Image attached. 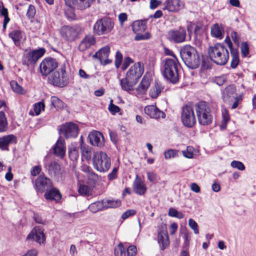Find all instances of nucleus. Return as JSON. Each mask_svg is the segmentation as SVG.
<instances>
[{
  "mask_svg": "<svg viewBox=\"0 0 256 256\" xmlns=\"http://www.w3.org/2000/svg\"><path fill=\"white\" fill-rule=\"evenodd\" d=\"M230 52L232 56L230 66L232 68H236L240 62L238 50V48L231 49Z\"/></svg>",
  "mask_w": 256,
  "mask_h": 256,
  "instance_id": "f704fd0d",
  "label": "nucleus"
},
{
  "mask_svg": "<svg viewBox=\"0 0 256 256\" xmlns=\"http://www.w3.org/2000/svg\"><path fill=\"white\" fill-rule=\"evenodd\" d=\"M10 86L14 92L18 94H22L23 88L16 81H11L10 82Z\"/></svg>",
  "mask_w": 256,
  "mask_h": 256,
  "instance_id": "a18cd8bd",
  "label": "nucleus"
},
{
  "mask_svg": "<svg viewBox=\"0 0 256 256\" xmlns=\"http://www.w3.org/2000/svg\"><path fill=\"white\" fill-rule=\"evenodd\" d=\"M35 186L38 191L42 192L52 187V182L50 178L40 174L35 181Z\"/></svg>",
  "mask_w": 256,
  "mask_h": 256,
  "instance_id": "dca6fc26",
  "label": "nucleus"
},
{
  "mask_svg": "<svg viewBox=\"0 0 256 256\" xmlns=\"http://www.w3.org/2000/svg\"><path fill=\"white\" fill-rule=\"evenodd\" d=\"M58 66L56 60L52 58H44L40 64V69L42 74L47 76L54 72V70Z\"/></svg>",
  "mask_w": 256,
  "mask_h": 256,
  "instance_id": "f8f14e48",
  "label": "nucleus"
},
{
  "mask_svg": "<svg viewBox=\"0 0 256 256\" xmlns=\"http://www.w3.org/2000/svg\"><path fill=\"white\" fill-rule=\"evenodd\" d=\"M144 71L142 64L138 62L130 67L126 74V77L130 81L136 84L139 78L142 76Z\"/></svg>",
  "mask_w": 256,
  "mask_h": 256,
  "instance_id": "9b49d317",
  "label": "nucleus"
},
{
  "mask_svg": "<svg viewBox=\"0 0 256 256\" xmlns=\"http://www.w3.org/2000/svg\"><path fill=\"white\" fill-rule=\"evenodd\" d=\"M108 109L112 114H115L116 113H118L120 111V108L118 106L113 104L112 100H110Z\"/></svg>",
  "mask_w": 256,
  "mask_h": 256,
  "instance_id": "6e6d98bb",
  "label": "nucleus"
},
{
  "mask_svg": "<svg viewBox=\"0 0 256 256\" xmlns=\"http://www.w3.org/2000/svg\"><path fill=\"white\" fill-rule=\"evenodd\" d=\"M88 208L91 212L93 213H96L100 210H104V202L102 200L101 201L96 202L91 204L89 206Z\"/></svg>",
  "mask_w": 256,
  "mask_h": 256,
  "instance_id": "4c0bfd02",
  "label": "nucleus"
},
{
  "mask_svg": "<svg viewBox=\"0 0 256 256\" xmlns=\"http://www.w3.org/2000/svg\"><path fill=\"white\" fill-rule=\"evenodd\" d=\"M146 28L145 23L142 20H136L132 24L134 32L136 34L139 32H144Z\"/></svg>",
  "mask_w": 256,
  "mask_h": 256,
  "instance_id": "e433bc0d",
  "label": "nucleus"
},
{
  "mask_svg": "<svg viewBox=\"0 0 256 256\" xmlns=\"http://www.w3.org/2000/svg\"><path fill=\"white\" fill-rule=\"evenodd\" d=\"M188 226L194 230L195 234H197L199 233L198 224L193 219H189Z\"/></svg>",
  "mask_w": 256,
  "mask_h": 256,
  "instance_id": "3c124183",
  "label": "nucleus"
},
{
  "mask_svg": "<svg viewBox=\"0 0 256 256\" xmlns=\"http://www.w3.org/2000/svg\"><path fill=\"white\" fill-rule=\"evenodd\" d=\"M133 190L134 192L138 195L144 194L147 190L144 182L138 176H136L134 182Z\"/></svg>",
  "mask_w": 256,
  "mask_h": 256,
  "instance_id": "a878e982",
  "label": "nucleus"
},
{
  "mask_svg": "<svg viewBox=\"0 0 256 256\" xmlns=\"http://www.w3.org/2000/svg\"><path fill=\"white\" fill-rule=\"evenodd\" d=\"M44 167L52 176L56 178L61 174L60 166L55 162L45 164Z\"/></svg>",
  "mask_w": 256,
  "mask_h": 256,
  "instance_id": "393cba45",
  "label": "nucleus"
},
{
  "mask_svg": "<svg viewBox=\"0 0 256 256\" xmlns=\"http://www.w3.org/2000/svg\"><path fill=\"white\" fill-rule=\"evenodd\" d=\"M241 52L244 57L246 56L249 54V48L248 44L246 42H243L242 44Z\"/></svg>",
  "mask_w": 256,
  "mask_h": 256,
  "instance_id": "5fc2aeb1",
  "label": "nucleus"
},
{
  "mask_svg": "<svg viewBox=\"0 0 256 256\" xmlns=\"http://www.w3.org/2000/svg\"><path fill=\"white\" fill-rule=\"evenodd\" d=\"M27 239H34L39 244L44 243L46 240L44 230L39 226L34 227L27 236Z\"/></svg>",
  "mask_w": 256,
  "mask_h": 256,
  "instance_id": "6ab92c4d",
  "label": "nucleus"
},
{
  "mask_svg": "<svg viewBox=\"0 0 256 256\" xmlns=\"http://www.w3.org/2000/svg\"><path fill=\"white\" fill-rule=\"evenodd\" d=\"M118 168H114L112 172L108 175V178L109 180H112L116 178Z\"/></svg>",
  "mask_w": 256,
  "mask_h": 256,
  "instance_id": "69168bd1",
  "label": "nucleus"
},
{
  "mask_svg": "<svg viewBox=\"0 0 256 256\" xmlns=\"http://www.w3.org/2000/svg\"><path fill=\"white\" fill-rule=\"evenodd\" d=\"M136 248L134 246H130L127 248V256H135L136 254Z\"/></svg>",
  "mask_w": 256,
  "mask_h": 256,
  "instance_id": "e2e57ef3",
  "label": "nucleus"
},
{
  "mask_svg": "<svg viewBox=\"0 0 256 256\" xmlns=\"http://www.w3.org/2000/svg\"><path fill=\"white\" fill-rule=\"evenodd\" d=\"M50 102L56 108H62L64 106V104L56 96H52Z\"/></svg>",
  "mask_w": 256,
  "mask_h": 256,
  "instance_id": "a19ab883",
  "label": "nucleus"
},
{
  "mask_svg": "<svg viewBox=\"0 0 256 256\" xmlns=\"http://www.w3.org/2000/svg\"><path fill=\"white\" fill-rule=\"evenodd\" d=\"M44 104L42 102H38L34 104V110L36 116L39 115L42 111L44 110Z\"/></svg>",
  "mask_w": 256,
  "mask_h": 256,
  "instance_id": "49530a36",
  "label": "nucleus"
},
{
  "mask_svg": "<svg viewBox=\"0 0 256 256\" xmlns=\"http://www.w3.org/2000/svg\"><path fill=\"white\" fill-rule=\"evenodd\" d=\"M164 156L166 159L177 157L178 156V151L176 150L169 149L164 152Z\"/></svg>",
  "mask_w": 256,
  "mask_h": 256,
  "instance_id": "37998d69",
  "label": "nucleus"
},
{
  "mask_svg": "<svg viewBox=\"0 0 256 256\" xmlns=\"http://www.w3.org/2000/svg\"><path fill=\"white\" fill-rule=\"evenodd\" d=\"M184 7V3L180 0H167L166 8L170 12H176Z\"/></svg>",
  "mask_w": 256,
  "mask_h": 256,
  "instance_id": "bb28decb",
  "label": "nucleus"
},
{
  "mask_svg": "<svg viewBox=\"0 0 256 256\" xmlns=\"http://www.w3.org/2000/svg\"><path fill=\"white\" fill-rule=\"evenodd\" d=\"M64 143V140L62 138H59L54 148V154L61 158L64 156L66 152Z\"/></svg>",
  "mask_w": 256,
  "mask_h": 256,
  "instance_id": "cd10ccee",
  "label": "nucleus"
},
{
  "mask_svg": "<svg viewBox=\"0 0 256 256\" xmlns=\"http://www.w3.org/2000/svg\"><path fill=\"white\" fill-rule=\"evenodd\" d=\"M208 54L210 60L218 65L226 64L229 58L228 50L223 44L220 43L209 46Z\"/></svg>",
  "mask_w": 256,
  "mask_h": 256,
  "instance_id": "f03ea898",
  "label": "nucleus"
},
{
  "mask_svg": "<svg viewBox=\"0 0 256 256\" xmlns=\"http://www.w3.org/2000/svg\"><path fill=\"white\" fill-rule=\"evenodd\" d=\"M133 62V60L130 57H126L124 58V61L122 64V70H126L130 64Z\"/></svg>",
  "mask_w": 256,
  "mask_h": 256,
  "instance_id": "bf43d9fd",
  "label": "nucleus"
},
{
  "mask_svg": "<svg viewBox=\"0 0 256 256\" xmlns=\"http://www.w3.org/2000/svg\"><path fill=\"white\" fill-rule=\"evenodd\" d=\"M194 110V106L192 102H188L182 108V121L183 124L188 128L192 127L196 122Z\"/></svg>",
  "mask_w": 256,
  "mask_h": 256,
  "instance_id": "6e6552de",
  "label": "nucleus"
},
{
  "mask_svg": "<svg viewBox=\"0 0 256 256\" xmlns=\"http://www.w3.org/2000/svg\"><path fill=\"white\" fill-rule=\"evenodd\" d=\"M194 148L192 146H187L186 150L182 151L183 156L187 158H192L194 156Z\"/></svg>",
  "mask_w": 256,
  "mask_h": 256,
  "instance_id": "de8ad7c7",
  "label": "nucleus"
},
{
  "mask_svg": "<svg viewBox=\"0 0 256 256\" xmlns=\"http://www.w3.org/2000/svg\"><path fill=\"white\" fill-rule=\"evenodd\" d=\"M234 102L231 106L232 109H235L238 106L239 104L242 100V94H239L237 96L234 98Z\"/></svg>",
  "mask_w": 256,
  "mask_h": 256,
  "instance_id": "13d9d810",
  "label": "nucleus"
},
{
  "mask_svg": "<svg viewBox=\"0 0 256 256\" xmlns=\"http://www.w3.org/2000/svg\"><path fill=\"white\" fill-rule=\"evenodd\" d=\"M194 106L199 124L203 126L210 124L212 122V116L208 103L200 102Z\"/></svg>",
  "mask_w": 256,
  "mask_h": 256,
  "instance_id": "20e7f679",
  "label": "nucleus"
},
{
  "mask_svg": "<svg viewBox=\"0 0 256 256\" xmlns=\"http://www.w3.org/2000/svg\"><path fill=\"white\" fill-rule=\"evenodd\" d=\"M136 34L134 40L136 41L148 40L151 37L150 34L148 32H145L144 33L139 32Z\"/></svg>",
  "mask_w": 256,
  "mask_h": 256,
  "instance_id": "79ce46f5",
  "label": "nucleus"
},
{
  "mask_svg": "<svg viewBox=\"0 0 256 256\" xmlns=\"http://www.w3.org/2000/svg\"><path fill=\"white\" fill-rule=\"evenodd\" d=\"M78 144L76 143L72 144L68 146V154L70 158L72 160H76L78 157Z\"/></svg>",
  "mask_w": 256,
  "mask_h": 256,
  "instance_id": "72a5a7b5",
  "label": "nucleus"
},
{
  "mask_svg": "<svg viewBox=\"0 0 256 256\" xmlns=\"http://www.w3.org/2000/svg\"><path fill=\"white\" fill-rule=\"evenodd\" d=\"M145 113L153 118H164L166 116L165 114L158 109L155 106H148L144 109Z\"/></svg>",
  "mask_w": 256,
  "mask_h": 256,
  "instance_id": "4be33fe9",
  "label": "nucleus"
},
{
  "mask_svg": "<svg viewBox=\"0 0 256 256\" xmlns=\"http://www.w3.org/2000/svg\"><path fill=\"white\" fill-rule=\"evenodd\" d=\"M136 212V210L133 209L128 210L122 214V218L126 220L130 216H134Z\"/></svg>",
  "mask_w": 256,
  "mask_h": 256,
  "instance_id": "680f3d73",
  "label": "nucleus"
},
{
  "mask_svg": "<svg viewBox=\"0 0 256 256\" xmlns=\"http://www.w3.org/2000/svg\"><path fill=\"white\" fill-rule=\"evenodd\" d=\"M60 70L52 72L48 78V82L54 86L62 88L68 84L69 78L66 74L65 64L61 66Z\"/></svg>",
  "mask_w": 256,
  "mask_h": 256,
  "instance_id": "423d86ee",
  "label": "nucleus"
},
{
  "mask_svg": "<svg viewBox=\"0 0 256 256\" xmlns=\"http://www.w3.org/2000/svg\"><path fill=\"white\" fill-rule=\"evenodd\" d=\"M36 10L34 6L32 5H30L28 8L26 16L29 18H32L34 16Z\"/></svg>",
  "mask_w": 256,
  "mask_h": 256,
  "instance_id": "0e129e2a",
  "label": "nucleus"
},
{
  "mask_svg": "<svg viewBox=\"0 0 256 256\" xmlns=\"http://www.w3.org/2000/svg\"><path fill=\"white\" fill-rule=\"evenodd\" d=\"M96 38L92 35H87L79 44L78 48L80 52H84L96 44Z\"/></svg>",
  "mask_w": 256,
  "mask_h": 256,
  "instance_id": "412c9836",
  "label": "nucleus"
},
{
  "mask_svg": "<svg viewBox=\"0 0 256 256\" xmlns=\"http://www.w3.org/2000/svg\"><path fill=\"white\" fill-rule=\"evenodd\" d=\"M8 128V122L5 114L0 112V132H5Z\"/></svg>",
  "mask_w": 256,
  "mask_h": 256,
  "instance_id": "ea45409f",
  "label": "nucleus"
},
{
  "mask_svg": "<svg viewBox=\"0 0 256 256\" xmlns=\"http://www.w3.org/2000/svg\"><path fill=\"white\" fill-rule=\"evenodd\" d=\"M180 56L185 64L191 69L198 68L200 64V56L196 49L190 45L182 46Z\"/></svg>",
  "mask_w": 256,
  "mask_h": 256,
  "instance_id": "f257e3e1",
  "label": "nucleus"
},
{
  "mask_svg": "<svg viewBox=\"0 0 256 256\" xmlns=\"http://www.w3.org/2000/svg\"><path fill=\"white\" fill-rule=\"evenodd\" d=\"M87 175L88 179L94 182H96L98 179V174L92 170H88Z\"/></svg>",
  "mask_w": 256,
  "mask_h": 256,
  "instance_id": "4d7b16f0",
  "label": "nucleus"
},
{
  "mask_svg": "<svg viewBox=\"0 0 256 256\" xmlns=\"http://www.w3.org/2000/svg\"><path fill=\"white\" fill-rule=\"evenodd\" d=\"M78 192L80 194L88 196L90 194V189L86 185H80L78 188Z\"/></svg>",
  "mask_w": 256,
  "mask_h": 256,
  "instance_id": "864d4df0",
  "label": "nucleus"
},
{
  "mask_svg": "<svg viewBox=\"0 0 256 256\" xmlns=\"http://www.w3.org/2000/svg\"><path fill=\"white\" fill-rule=\"evenodd\" d=\"M125 248L122 243L117 246L114 250V254L115 256H122L124 254Z\"/></svg>",
  "mask_w": 256,
  "mask_h": 256,
  "instance_id": "09e8293b",
  "label": "nucleus"
},
{
  "mask_svg": "<svg viewBox=\"0 0 256 256\" xmlns=\"http://www.w3.org/2000/svg\"><path fill=\"white\" fill-rule=\"evenodd\" d=\"M150 80L148 76H144L138 86L136 90L140 94H144L150 86Z\"/></svg>",
  "mask_w": 256,
  "mask_h": 256,
  "instance_id": "c85d7f7f",
  "label": "nucleus"
},
{
  "mask_svg": "<svg viewBox=\"0 0 256 256\" xmlns=\"http://www.w3.org/2000/svg\"><path fill=\"white\" fill-rule=\"evenodd\" d=\"M120 84L123 90L128 92L133 90L134 86L136 84L130 81L126 77H125L120 80Z\"/></svg>",
  "mask_w": 256,
  "mask_h": 256,
  "instance_id": "2f4dec72",
  "label": "nucleus"
},
{
  "mask_svg": "<svg viewBox=\"0 0 256 256\" xmlns=\"http://www.w3.org/2000/svg\"><path fill=\"white\" fill-rule=\"evenodd\" d=\"M80 28L76 26H64L60 29V36L68 42H73L76 40L80 34Z\"/></svg>",
  "mask_w": 256,
  "mask_h": 256,
  "instance_id": "9d476101",
  "label": "nucleus"
},
{
  "mask_svg": "<svg viewBox=\"0 0 256 256\" xmlns=\"http://www.w3.org/2000/svg\"><path fill=\"white\" fill-rule=\"evenodd\" d=\"M104 210L110 208H116L121 205V201L119 200H103Z\"/></svg>",
  "mask_w": 256,
  "mask_h": 256,
  "instance_id": "473e14b6",
  "label": "nucleus"
},
{
  "mask_svg": "<svg viewBox=\"0 0 256 256\" xmlns=\"http://www.w3.org/2000/svg\"><path fill=\"white\" fill-rule=\"evenodd\" d=\"M92 162L94 168L101 172H107L111 166L110 158L106 152L102 151L96 152L94 154Z\"/></svg>",
  "mask_w": 256,
  "mask_h": 256,
  "instance_id": "39448f33",
  "label": "nucleus"
},
{
  "mask_svg": "<svg viewBox=\"0 0 256 256\" xmlns=\"http://www.w3.org/2000/svg\"><path fill=\"white\" fill-rule=\"evenodd\" d=\"M179 62L176 56L172 58H166L164 60L162 74L164 78L172 84L178 80V67Z\"/></svg>",
  "mask_w": 256,
  "mask_h": 256,
  "instance_id": "7ed1b4c3",
  "label": "nucleus"
},
{
  "mask_svg": "<svg viewBox=\"0 0 256 256\" xmlns=\"http://www.w3.org/2000/svg\"><path fill=\"white\" fill-rule=\"evenodd\" d=\"M162 89L161 86L158 82H156L154 86L150 90V96L153 98H156L161 92Z\"/></svg>",
  "mask_w": 256,
  "mask_h": 256,
  "instance_id": "58836bf2",
  "label": "nucleus"
},
{
  "mask_svg": "<svg viewBox=\"0 0 256 256\" xmlns=\"http://www.w3.org/2000/svg\"><path fill=\"white\" fill-rule=\"evenodd\" d=\"M94 0H64L66 5L72 9L83 10L89 8Z\"/></svg>",
  "mask_w": 256,
  "mask_h": 256,
  "instance_id": "2eb2a0df",
  "label": "nucleus"
},
{
  "mask_svg": "<svg viewBox=\"0 0 256 256\" xmlns=\"http://www.w3.org/2000/svg\"><path fill=\"white\" fill-rule=\"evenodd\" d=\"M230 36H231V38H232V40L234 42V44H236V46H237L236 48L238 49L240 42H239V38L238 36L237 32H234V31L232 32L230 34Z\"/></svg>",
  "mask_w": 256,
  "mask_h": 256,
  "instance_id": "774afa93",
  "label": "nucleus"
},
{
  "mask_svg": "<svg viewBox=\"0 0 256 256\" xmlns=\"http://www.w3.org/2000/svg\"><path fill=\"white\" fill-rule=\"evenodd\" d=\"M168 39L176 43L182 42L185 40L186 31L184 28L180 27L178 30H172L168 34Z\"/></svg>",
  "mask_w": 256,
  "mask_h": 256,
  "instance_id": "4468645a",
  "label": "nucleus"
},
{
  "mask_svg": "<svg viewBox=\"0 0 256 256\" xmlns=\"http://www.w3.org/2000/svg\"><path fill=\"white\" fill-rule=\"evenodd\" d=\"M81 152L82 156L86 160H89L91 158L92 153L90 148L82 146L81 147Z\"/></svg>",
  "mask_w": 256,
  "mask_h": 256,
  "instance_id": "c03bdc74",
  "label": "nucleus"
},
{
  "mask_svg": "<svg viewBox=\"0 0 256 256\" xmlns=\"http://www.w3.org/2000/svg\"><path fill=\"white\" fill-rule=\"evenodd\" d=\"M211 34L212 36L222 39L224 35V28L222 24H216L211 28Z\"/></svg>",
  "mask_w": 256,
  "mask_h": 256,
  "instance_id": "7c9ffc66",
  "label": "nucleus"
},
{
  "mask_svg": "<svg viewBox=\"0 0 256 256\" xmlns=\"http://www.w3.org/2000/svg\"><path fill=\"white\" fill-rule=\"evenodd\" d=\"M90 144L100 148L104 145V138L102 134L98 131H93L88 135Z\"/></svg>",
  "mask_w": 256,
  "mask_h": 256,
  "instance_id": "aec40b11",
  "label": "nucleus"
},
{
  "mask_svg": "<svg viewBox=\"0 0 256 256\" xmlns=\"http://www.w3.org/2000/svg\"><path fill=\"white\" fill-rule=\"evenodd\" d=\"M44 197L46 200H55L56 201L61 198V194L60 192L55 188H52L49 190H47L44 194Z\"/></svg>",
  "mask_w": 256,
  "mask_h": 256,
  "instance_id": "c756f323",
  "label": "nucleus"
},
{
  "mask_svg": "<svg viewBox=\"0 0 256 256\" xmlns=\"http://www.w3.org/2000/svg\"><path fill=\"white\" fill-rule=\"evenodd\" d=\"M236 88L234 85H230L226 87L222 92V98L226 102L232 101L236 96Z\"/></svg>",
  "mask_w": 256,
  "mask_h": 256,
  "instance_id": "b1692460",
  "label": "nucleus"
},
{
  "mask_svg": "<svg viewBox=\"0 0 256 256\" xmlns=\"http://www.w3.org/2000/svg\"><path fill=\"white\" fill-rule=\"evenodd\" d=\"M44 48L25 52L22 58V64L29 66L34 64L45 53Z\"/></svg>",
  "mask_w": 256,
  "mask_h": 256,
  "instance_id": "1a4fd4ad",
  "label": "nucleus"
},
{
  "mask_svg": "<svg viewBox=\"0 0 256 256\" xmlns=\"http://www.w3.org/2000/svg\"><path fill=\"white\" fill-rule=\"evenodd\" d=\"M110 52V48L106 46L100 49L94 56L93 58H98L103 65H106L112 62V60L108 58Z\"/></svg>",
  "mask_w": 256,
  "mask_h": 256,
  "instance_id": "f3484780",
  "label": "nucleus"
},
{
  "mask_svg": "<svg viewBox=\"0 0 256 256\" xmlns=\"http://www.w3.org/2000/svg\"><path fill=\"white\" fill-rule=\"evenodd\" d=\"M158 242L161 250H164L170 245V240L166 230H160L158 234Z\"/></svg>",
  "mask_w": 256,
  "mask_h": 256,
  "instance_id": "5701e85b",
  "label": "nucleus"
},
{
  "mask_svg": "<svg viewBox=\"0 0 256 256\" xmlns=\"http://www.w3.org/2000/svg\"><path fill=\"white\" fill-rule=\"evenodd\" d=\"M230 166L234 168H236L240 170H244L245 169L244 165L240 161L233 160L231 162Z\"/></svg>",
  "mask_w": 256,
  "mask_h": 256,
  "instance_id": "603ef678",
  "label": "nucleus"
},
{
  "mask_svg": "<svg viewBox=\"0 0 256 256\" xmlns=\"http://www.w3.org/2000/svg\"><path fill=\"white\" fill-rule=\"evenodd\" d=\"M114 28V23L108 18L98 20L93 26V32L95 35L102 36L110 33Z\"/></svg>",
  "mask_w": 256,
  "mask_h": 256,
  "instance_id": "0eeeda50",
  "label": "nucleus"
},
{
  "mask_svg": "<svg viewBox=\"0 0 256 256\" xmlns=\"http://www.w3.org/2000/svg\"><path fill=\"white\" fill-rule=\"evenodd\" d=\"M60 131L66 138H76L78 132V126L72 122H67L61 126Z\"/></svg>",
  "mask_w": 256,
  "mask_h": 256,
  "instance_id": "ddd939ff",
  "label": "nucleus"
},
{
  "mask_svg": "<svg viewBox=\"0 0 256 256\" xmlns=\"http://www.w3.org/2000/svg\"><path fill=\"white\" fill-rule=\"evenodd\" d=\"M33 218L35 222L38 224H46V220L38 214L34 213Z\"/></svg>",
  "mask_w": 256,
  "mask_h": 256,
  "instance_id": "052dcab7",
  "label": "nucleus"
},
{
  "mask_svg": "<svg viewBox=\"0 0 256 256\" xmlns=\"http://www.w3.org/2000/svg\"><path fill=\"white\" fill-rule=\"evenodd\" d=\"M17 142L16 137L13 134H9L0 138V149L2 150H9V146Z\"/></svg>",
  "mask_w": 256,
  "mask_h": 256,
  "instance_id": "a211bd4d",
  "label": "nucleus"
},
{
  "mask_svg": "<svg viewBox=\"0 0 256 256\" xmlns=\"http://www.w3.org/2000/svg\"><path fill=\"white\" fill-rule=\"evenodd\" d=\"M122 54L120 51H117L115 56V66L116 68H119L121 65L122 60Z\"/></svg>",
  "mask_w": 256,
  "mask_h": 256,
  "instance_id": "8fccbe9b",
  "label": "nucleus"
},
{
  "mask_svg": "<svg viewBox=\"0 0 256 256\" xmlns=\"http://www.w3.org/2000/svg\"><path fill=\"white\" fill-rule=\"evenodd\" d=\"M9 36L12 40L16 46L20 45V40L22 38V32L19 30H12L9 34Z\"/></svg>",
  "mask_w": 256,
  "mask_h": 256,
  "instance_id": "c9c22d12",
  "label": "nucleus"
},
{
  "mask_svg": "<svg viewBox=\"0 0 256 256\" xmlns=\"http://www.w3.org/2000/svg\"><path fill=\"white\" fill-rule=\"evenodd\" d=\"M41 167L40 166H36L32 168L30 170L31 175L32 176H36L38 174L41 172Z\"/></svg>",
  "mask_w": 256,
  "mask_h": 256,
  "instance_id": "338daca9",
  "label": "nucleus"
}]
</instances>
